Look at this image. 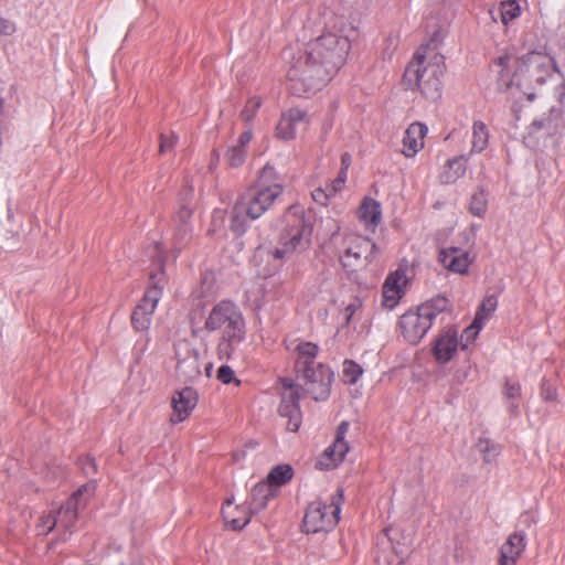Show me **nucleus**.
I'll list each match as a JSON object with an SVG mask.
<instances>
[{
	"instance_id": "1",
	"label": "nucleus",
	"mask_w": 565,
	"mask_h": 565,
	"mask_svg": "<svg viewBox=\"0 0 565 565\" xmlns=\"http://www.w3.org/2000/svg\"><path fill=\"white\" fill-rule=\"evenodd\" d=\"M317 222V213L313 207L301 204L290 206L278 221L276 228L279 232V244L275 247H259L255 259L268 263H282L295 254L305 252L311 244V235Z\"/></svg>"
},
{
	"instance_id": "2",
	"label": "nucleus",
	"mask_w": 565,
	"mask_h": 565,
	"mask_svg": "<svg viewBox=\"0 0 565 565\" xmlns=\"http://www.w3.org/2000/svg\"><path fill=\"white\" fill-rule=\"evenodd\" d=\"M495 66L499 67V87L515 88L530 102L536 97L534 88L545 84L547 78L557 71L554 58L541 51H532L518 58L511 55L500 56Z\"/></svg>"
},
{
	"instance_id": "3",
	"label": "nucleus",
	"mask_w": 565,
	"mask_h": 565,
	"mask_svg": "<svg viewBox=\"0 0 565 565\" xmlns=\"http://www.w3.org/2000/svg\"><path fill=\"white\" fill-rule=\"evenodd\" d=\"M284 186L271 168H265L258 181L238 198L231 210V228L237 234L268 211L282 194Z\"/></svg>"
},
{
	"instance_id": "4",
	"label": "nucleus",
	"mask_w": 565,
	"mask_h": 565,
	"mask_svg": "<svg viewBox=\"0 0 565 565\" xmlns=\"http://www.w3.org/2000/svg\"><path fill=\"white\" fill-rule=\"evenodd\" d=\"M204 326L210 331L221 332L217 349L222 358L232 359L239 353L245 339V322L235 305L222 301L214 306Z\"/></svg>"
},
{
	"instance_id": "5",
	"label": "nucleus",
	"mask_w": 565,
	"mask_h": 565,
	"mask_svg": "<svg viewBox=\"0 0 565 565\" xmlns=\"http://www.w3.org/2000/svg\"><path fill=\"white\" fill-rule=\"evenodd\" d=\"M449 301L445 297H436L417 307L408 310L399 318V327L405 340L409 343H418L431 328L434 320L439 313L446 311Z\"/></svg>"
},
{
	"instance_id": "6",
	"label": "nucleus",
	"mask_w": 565,
	"mask_h": 565,
	"mask_svg": "<svg viewBox=\"0 0 565 565\" xmlns=\"http://www.w3.org/2000/svg\"><path fill=\"white\" fill-rule=\"evenodd\" d=\"M440 75L439 65L426 63L425 55L418 50L404 72V84L435 102L441 96Z\"/></svg>"
},
{
	"instance_id": "7",
	"label": "nucleus",
	"mask_w": 565,
	"mask_h": 565,
	"mask_svg": "<svg viewBox=\"0 0 565 565\" xmlns=\"http://www.w3.org/2000/svg\"><path fill=\"white\" fill-rule=\"evenodd\" d=\"M349 49L348 38L340 34V29H337L335 25H332L331 30L326 29L320 34V66H324L328 81L344 64Z\"/></svg>"
},
{
	"instance_id": "8",
	"label": "nucleus",
	"mask_w": 565,
	"mask_h": 565,
	"mask_svg": "<svg viewBox=\"0 0 565 565\" xmlns=\"http://www.w3.org/2000/svg\"><path fill=\"white\" fill-rule=\"evenodd\" d=\"M95 491V484L88 483L83 486L77 492L74 493L72 499L65 507L58 511H50L44 513L38 523V533L45 535L50 533L55 526L68 529L76 520V509L81 497H92Z\"/></svg>"
},
{
	"instance_id": "9",
	"label": "nucleus",
	"mask_w": 565,
	"mask_h": 565,
	"mask_svg": "<svg viewBox=\"0 0 565 565\" xmlns=\"http://www.w3.org/2000/svg\"><path fill=\"white\" fill-rule=\"evenodd\" d=\"M174 354L179 376L186 381L198 379L204 366L209 376L212 364L204 361V351L194 348L188 339H179L174 342Z\"/></svg>"
},
{
	"instance_id": "10",
	"label": "nucleus",
	"mask_w": 565,
	"mask_h": 565,
	"mask_svg": "<svg viewBox=\"0 0 565 565\" xmlns=\"http://www.w3.org/2000/svg\"><path fill=\"white\" fill-rule=\"evenodd\" d=\"M164 285V275L152 278L151 286L146 290L142 299L131 315V324L135 331L147 332L149 330L152 316L162 298Z\"/></svg>"
},
{
	"instance_id": "11",
	"label": "nucleus",
	"mask_w": 565,
	"mask_h": 565,
	"mask_svg": "<svg viewBox=\"0 0 565 565\" xmlns=\"http://www.w3.org/2000/svg\"><path fill=\"white\" fill-rule=\"evenodd\" d=\"M350 423L342 420L335 431L333 443L320 455V469L337 468L345 458L350 447L345 440Z\"/></svg>"
},
{
	"instance_id": "12",
	"label": "nucleus",
	"mask_w": 565,
	"mask_h": 565,
	"mask_svg": "<svg viewBox=\"0 0 565 565\" xmlns=\"http://www.w3.org/2000/svg\"><path fill=\"white\" fill-rule=\"evenodd\" d=\"M334 227L335 230L332 232L327 246H329L330 244L337 246L338 244L341 243V245H344L345 247L365 257L366 263H372L373 260L376 259L377 255L380 254V249L373 241L365 236L354 234L341 236L339 234L340 226L335 224Z\"/></svg>"
},
{
	"instance_id": "13",
	"label": "nucleus",
	"mask_w": 565,
	"mask_h": 565,
	"mask_svg": "<svg viewBox=\"0 0 565 565\" xmlns=\"http://www.w3.org/2000/svg\"><path fill=\"white\" fill-rule=\"evenodd\" d=\"M278 413L281 417L287 418L286 427L288 430H298L301 424V413L298 406V388L295 385L282 386Z\"/></svg>"
},
{
	"instance_id": "14",
	"label": "nucleus",
	"mask_w": 565,
	"mask_h": 565,
	"mask_svg": "<svg viewBox=\"0 0 565 565\" xmlns=\"http://www.w3.org/2000/svg\"><path fill=\"white\" fill-rule=\"evenodd\" d=\"M199 402L198 393L191 387H184L173 393L171 397L172 414L170 422L179 424L186 420Z\"/></svg>"
},
{
	"instance_id": "15",
	"label": "nucleus",
	"mask_w": 565,
	"mask_h": 565,
	"mask_svg": "<svg viewBox=\"0 0 565 565\" xmlns=\"http://www.w3.org/2000/svg\"><path fill=\"white\" fill-rule=\"evenodd\" d=\"M406 271V268L398 267L386 277L382 290L384 307L393 309L397 306L408 281Z\"/></svg>"
},
{
	"instance_id": "16",
	"label": "nucleus",
	"mask_w": 565,
	"mask_h": 565,
	"mask_svg": "<svg viewBox=\"0 0 565 565\" xmlns=\"http://www.w3.org/2000/svg\"><path fill=\"white\" fill-rule=\"evenodd\" d=\"M316 356L317 347L313 343L307 342L298 345L296 370L300 377L310 383H315L317 379L318 364Z\"/></svg>"
},
{
	"instance_id": "17",
	"label": "nucleus",
	"mask_w": 565,
	"mask_h": 565,
	"mask_svg": "<svg viewBox=\"0 0 565 565\" xmlns=\"http://www.w3.org/2000/svg\"><path fill=\"white\" fill-rule=\"evenodd\" d=\"M459 347L458 332L449 328L445 330L435 341L433 353L438 363L449 362Z\"/></svg>"
},
{
	"instance_id": "18",
	"label": "nucleus",
	"mask_w": 565,
	"mask_h": 565,
	"mask_svg": "<svg viewBox=\"0 0 565 565\" xmlns=\"http://www.w3.org/2000/svg\"><path fill=\"white\" fill-rule=\"evenodd\" d=\"M343 499V489L338 488L331 495L329 504L320 507V531H331L338 524Z\"/></svg>"
},
{
	"instance_id": "19",
	"label": "nucleus",
	"mask_w": 565,
	"mask_h": 565,
	"mask_svg": "<svg viewBox=\"0 0 565 565\" xmlns=\"http://www.w3.org/2000/svg\"><path fill=\"white\" fill-rule=\"evenodd\" d=\"M223 519L232 530H241L250 521V513L245 505H238L234 499H227L222 508Z\"/></svg>"
},
{
	"instance_id": "20",
	"label": "nucleus",
	"mask_w": 565,
	"mask_h": 565,
	"mask_svg": "<svg viewBox=\"0 0 565 565\" xmlns=\"http://www.w3.org/2000/svg\"><path fill=\"white\" fill-rule=\"evenodd\" d=\"M526 546L525 534L515 532L500 548L499 565H515Z\"/></svg>"
},
{
	"instance_id": "21",
	"label": "nucleus",
	"mask_w": 565,
	"mask_h": 565,
	"mask_svg": "<svg viewBox=\"0 0 565 565\" xmlns=\"http://www.w3.org/2000/svg\"><path fill=\"white\" fill-rule=\"evenodd\" d=\"M428 129L420 122H413L406 129L403 138V154L405 157H414L424 147V138Z\"/></svg>"
},
{
	"instance_id": "22",
	"label": "nucleus",
	"mask_w": 565,
	"mask_h": 565,
	"mask_svg": "<svg viewBox=\"0 0 565 565\" xmlns=\"http://www.w3.org/2000/svg\"><path fill=\"white\" fill-rule=\"evenodd\" d=\"M305 119V113L299 108H291L285 111L276 127V136L282 140L292 139L297 126Z\"/></svg>"
},
{
	"instance_id": "23",
	"label": "nucleus",
	"mask_w": 565,
	"mask_h": 565,
	"mask_svg": "<svg viewBox=\"0 0 565 565\" xmlns=\"http://www.w3.org/2000/svg\"><path fill=\"white\" fill-rule=\"evenodd\" d=\"M439 259L444 267L461 275L467 273L471 263L469 254L456 247L441 250Z\"/></svg>"
},
{
	"instance_id": "24",
	"label": "nucleus",
	"mask_w": 565,
	"mask_h": 565,
	"mask_svg": "<svg viewBox=\"0 0 565 565\" xmlns=\"http://www.w3.org/2000/svg\"><path fill=\"white\" fill-rule=\"evenodd\" d=\"M276 495V490L269 488L268 484L262 482L257 483L252 490L250 502L247 508L250 515L263 511L268 502Z\"/></svg>"
},
{
	"instance_id": "25",
	"label": "nucleus",
	"mask_w": 565,
	"mask_h": 565,
	"mask_svg": "<svg viewBox=\"0 0 565 565\" xmlns=\"http://www.w3.org/2000/svg\"><path fill=\"white\" fill-rule=\"evenodd\" d=\"M294 478V469L288 463L275 466L267 475L262 483L268 484L269 488L277 491L278 488L289 483Z\"/></svg>"
},
{
	"instance_id": "26",
	"label": "nucleus",
	"mask_w": 565,
	"mask_h": 565,
	"mask_svg": "<svg viewBox=\"0 0 565 565\" xmlns=\"http://www.w3.org/2000/svg\"><path fill=\"white\" fill-rule=\"evenodd\" d=\"M467 158L465 156L449 159L440 172L439 179L443 183L449 184L456 182L466 172Z\"/></svg>"
},
{
	"instance_id": "27",
	"label": "nucleus",
	"mask_w": 565,
	"mask_h": 565,
	"mask_svg": "<svg viewBox=\"0 0 565 565\" xmlns=\"http://www.w3.org/2000/svg\"><path fill=\"white\" fill-rule=\"evenodd\" d=\"M338 254L343 269L349 275L356 273L360 268H363L370 264L366 263L365 257L345 247L344 245H341Z\"/></svg>"
},
{
	"instance_id": "28",
	"label": "nucleus",
	"mask_w": 565,
	"mask_h": 565,
	"mask_svg": "<svg viewBox=\"0 0 565 565\" xmlns=\"http://www.w3.org/2000/svg\"><path fill=\"white\" fill-rule=\"evenodd\" d=\"M359 214L365 226L373 231L381 221V205L375 200L365 199L360 206Z\"/></svg>"
},
{
	"instance_id": "29",
	"label": "nucleus",
	"mask_w": 565,
	"mask_h": 565,
	"mask_svg": "<svg viewBox=\"0 0 565 565\" xmlns=\"http://www.w3.org/2000/svg\"><path fill=\"white\" fill-rule=\"evenodd\" d=\"M315 75H316V65L311 63L306 72H300L299 70H294L289 78L292 81L294 89L297 93H307L315 86Z\"/></svg>"
},
{
	"instance_id": "30",
	"label": "nucleus",
	"mask_w": 565,
	"mask_h": 565,
	"mask_svg": "<svg viewBox=\"0 0 565 565\" xmlns=\"http://www.w3.org/2000/svg\"><path fill=\"white\" fill-rule=\"evenodd\" d=\"M489 140V130L484 122L475 121L472 126V141H471V152H482L487 146Z\"/></svg>"
},
{
	"instance_id": "31",
	"label": "nucleus",
	"mask_w": 565,
	"mask_h": 565,
	"mask_svg": "<svg viewBox=\"0 0 565 565\" xmlns=\"http://www.w3.org/2000/svg\"><path fill=\"white\" fill-rule=\"evenodd\" d=\"M503 394L507 399V407L512 415L519 414L521 386L518 382L507 381Z\"/></svg>"
},
{
	"instance_id": "32",
	"label": "nucleus",
	"mask_w": 565,
	"mask_h": 565,
	"mask_svg": "<svg viewBox=\"0 0 565 565\" xmlns=\"http://www.w3.org/2000/svg\"><path fill=\"white\" fill-rule=\"evenodd\" d=\"M497 307H498L497 296L489 295L482 300L475 318H480V323L484 324V322L495 311Z\"/></svg>"
},
{
	"instance_id": "33",
	"label": "nucleus",
	"mask_w": 565,
	"mask_h": 565,
	"mask_svg": "<svg viewBox=\"0 0 565 565\" xmlns=\"http://www.w3.org/2000/svg\"><path fill=\"white\" fill-rule=\"evenodd\" d=\"M334 379L333 371L320 363V401L327 399L330 395V385Z\"/></svg>"
},
{
	"instance_id": "34",
	"label": "nucleus",
	"mask_w": 565,
	"mask_h": 565,
	"mask_svg": "<svg viewBox=\"0 0 565 565\" xmlns=\"http://www.w3.org/2000/svg\"><path fill=\"white\" fill-rule=\"evenodd\" d=\"M487 204L488 200L486 192L483 190H479L472 194L469 210L475 216L481 217L487 211Z\"/></svg>"
},
{
	"instance_id": "35",
	"label": "nucleus",
	"mask_w": 565,
	"mask_h": 565,
	"mask_svg": "<svg viewBox=\"0 0 565 565\" xmlns=\"http://www.w3.org/2000/svg\"><path fill=\"white\" fill-rule=\"evenodd\" d=\"M477 449L487 462H491L500 452V447L488 438H480Z\"/></svg>"
},
{
	"instance_id": "36",
	"label": "nucleus",
	"mask_w": 565,
	"mask_h": 565,
	"mask_svg": "<svg viewBox=\"0 0 565 565\" xmlns=\"http://www.w3.org/2000/svg\"><path fill=\"white\" fill-rule=\"evenodd\" d=\"M482 327L483 324L480 323V318H475L472 323L462 331L460 338L462 349H466L475 341Z\"/></svg>"
},
{
	"instance_id": "37",
	"label": "nucleus",
	"mask_w": 565,
	"mask_h": 565,
	"mask_svg": "<svg viewBox=\"0 0 565 565\" xmlns=\"http://www.w3.org/2000/svg\"><path fill=\"white\" fill-rule=\"evenodd\" d=\"M302 530L311 534L318 532V508L313 503L309 505L303 516Z\"/></svg>"
},
{
	"instance_id": "38",
	"label": "nucleus",
	"mask_w": 565,
	"mask_h": 565,
	"mask_svg": "<svg viewBox=\"0 0 565 565\" xmlns=\"http://www.w3.org/2000/svg\"><path fill=\"white\" fill-rule=\"evenodd\" d=\"M501 20L504 24L514 20L520 15V6L515 0H509L501 3L500 7Z\"/></svg>"
},
{
	"instance_id": "39",
	"label": "nucleus",
	"mask_w": 565,
	"mask_h": 565,
	"mask_svg": "<svg viewBox=\"0 0 565 565\" xmlns=\"http://www.w3.org/2000/svg\"><path fill=\"white\" fill-rule=\"evenodd\" d=\"M362 367L353 361H344L343 363V376L350 384H355L362 375Z\"/></svg>"
},
{
	"instance_id": "40",
	"label": "nucleus",
	"mask_w": 565,
	"mask_h": 565,
	"mask_svg": "<svg viewBox=\"0 0 565 565\" xmlns=\"http://www.w3.org/2000/svg\"><path fill=\"white\" fill-rule=\"evenodd\" d=\"M263 104V100L260 97L258 96H253L250 97L243 110H242V117L245 121L249 122L254 119L255 115L257 114V111L259 110L260 106Z\"/></svg>"
},
{
	"instance_id": "41",
	"label": "nucleus",
	"mask_w": 565,
	"mask_h": 565,
	"mask_svg": "<svg viewBox=\"0 0 565 565\" xmlns=\"http://www.w3.org/2000/svg\"><path fill=\"white\" fill-rule=\"evenodd\" d=\"M226 158L230 166L238 167L244 161L245 151L241 147L233 146L232 148L228 149Z\"/></svg>"
},
{
	"instance_id": "42",
	"label": "nucleus",
	"mask_w": 565,
	"mask_h": 565,
	"mask_svg": "<svg viewBox=\"0 0 565 565\" xmlns=\"http://www.w3.org/2000/svg\"><path fill=\"white\" fill-rule=\"evenodd\" d=\"M217 379L224 384H230L232 382H235L236 385L239 384V381L235 377L234 371L227 365H222L217 370Z\"/></svg>"
},
{
	"instance_id": "43",
	"label": "nucleus",
	"mask_w": 565,
	"mask_h": 565,
	"mask_svg": "<svg viewBox=\"0 0 565 565\" xmlns=\"http://www.w3.org/2000/svg\"><path fill=\"white\" fill-rule=\"evenodd\" d=\"M550 131L552 129V120L548 116L535 119L530 126V134H534L539 130Z\"/></svg>"
},
{
	"instance_id": "44",
	"label": "nucleus",
	"mask_w": 565,
	"mask_h": 565,
	"mask_svg": "<svg viewBox=\"0 0 565 565\" xmlns=\"http://www.w3.org/2000/svg\"><path fill=\"white\" fill-rule=\"evenodd\" d=\"M14 22L0 13V36H9L15 32Z\"/></svg>"
},
{
	"instance_id": "45",
	"label": "nucleus",
	"mask_w": 565,
	"mask_h": 565,
	"mask_svg": "<svg viewBox=\"0 0 565 565\" xmlns=\"http://www.w3.org/2000/svg\"><path fill=\"white\" fill-rule=\"evenodd\" d=\"M541 396L545 402H553L556 399V391L547 381L542 382Z\"/></svg>"
},
{
	"instance_id": "46",
	"label": "nucleus",
	"mask_w": 565,
	"mask_h": 565,
	"mask_svg": "<svg viewBox=\"0 0 565 565\" xmlns=\"http://www.w3.org/2000/svg\"><path fill=\"white\" fill-rule=\"evenodd\" d=\"M192 215V210L188 206H182L177 214L178 220L182 223V225H186L188 221Z\"/></svg>"
},
{
	"instance_id": "47",
	"label": "nucleus",
	"mask_w": 565,
	"mask_h": 565,
	"mask_svg": "<svg viewBox=\"0 0 565 565\" xmlns=\"http://www.w3.org/2000/svg\"><path fill=\"white\" fill-rule=\"evenodd\" d=\"M175 140H177V137L174 135H172L170 137H163L161 139V143H160V151L164 152L167 150L172 149L173 146L175 145Z\"/></svg>"
},
{
	"instance_id": "48",
	"label": "nucleus",
	"mask_w": 565,
	"mask_h": 565,
	"mask_svg": "<svg viewBox=\"0 0 565 565\" xmlns=\"http://www.w3.org/2000/svg\"><path fill=\"white\" fill-rule=\"evenodd\" d=\"M250 140H252V131L247 130L241 135V137L238 139V145H236V146L244 149V147L246 145H248Z\"/></svg>"
},
{
	"instance_id": "49",
	"label": "nucleus",
	"mask_w": 565,
	"mask_h": 565,
	"mask_svg": "<svg viewBox=\"0 0 565 565\" xmlns=\"http://www.w3.org/2000/svg\"><path fill=\"white\" fill-rule=\"evenodd\" d=\"M344 184H338V179H334L331 183V186L328 188L327 192L324 193L326 198H330L331 195L335 194L338 191L342 189Z\"/></svg>"
},
{
	"instance_id": "50",
	"label": "nucleus",
	"mask_w": 565,
	"mask_h": 565,
	"mask_svg": "<svg viewBox=\"0 0 565 565\" xmlns=\"http://www.w3.org/2000/svg\"><path fill=\"white\" fill-rule=\"evenodd\" d=\"M360 307L359 302H352L345 308V320L349 322L355 310Z\"/></svg>"
},
{
	"instance_id": "51",
	"label": "nucleus",
	"mask_w": 565,
	"mask_h": 565,
	"mask_svg": "<svg viewBox=\"0 0 565 565\" xmlns=\"http://www.w3.org/2000/svg\"><path fill=\"white\" fill-rule=\"evenodd\" d=\"M351 164V156L349 153H343L341 158V169L348 170Z\"/></svg>"
},
{
	"instance_id": "52",
	"label": "nucleus",
	"mask_w": 565,
	"mask_h": 565,
	"mask_svg": "<svg viewBox=\"0 0 565 565\" xmlns=\"http://www.w3.org/2000/svg\"><path fill=\"white\" fill-rule=\"evenodd\" d=\"M246 456V452L245 450H236L233 452V459L236 461V462H239L242 461Z\"/></svg>"
},
{
	"instance_id": "53",
	"label": "nucleus",
	"mask_w": 565,
	"mask_h": 565,
	"mask_svg": "<svg viewBox=\"0 0 565 565\" xmlns=\"http://www.w3.org/2000/svg\"><path fill=\"white\" fill-rule=\"evenodd\" d=\"M347 172L348 170H344V169H341L338 177L335 179H338V184H344L345 181H347Z\"/></svg>"
}]
</instances>
